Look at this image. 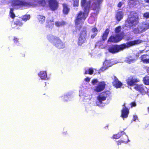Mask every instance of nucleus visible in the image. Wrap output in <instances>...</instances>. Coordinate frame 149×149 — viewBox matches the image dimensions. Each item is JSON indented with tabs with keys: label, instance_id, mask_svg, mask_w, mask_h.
Returning <instances> with one entry per match:
<instances>
[{
	"label": "nucleus",
	"instance_id": "nucleus-6",
	"mask_svg": "<svg viewBox=\"0 0 149 149\" xmlns=\"http://www.w3.org/2000/svg\"><path fill=\"white\" fill-rule=\"evenodd\" d=\"M123 106V107L121 110V117L123 118H127L129 113V106L125 103H124Z\"/></svg>",
	"mask_w": 149,
	"mask_h": 149
},
{
	"label": "nucleus",
	"instance_id": "nucleus-12",
	"mask_svg": "<svg viewBox=\"0 0 149 149\" xmlns=\"http://www.w3.org/2000/svg\"><path fill=\"white\" fill-rule=\"evenodd\" d=\"M49 4L50 8L52 10H56L58 7V4L56 0H50Z\"/></svg>",
	"mask_w": 149,
	"mask_h": 149
},
{
	"label": "nucleus",
	"instance_id": "nucleus-47",
	"mask_svg": "<svg viewBox=\"0 0 149 149\" xmlns=\"http://www.w3.org/2000/svg\"><path fill=\"white\" fill-rule=\"evenodd\" d=\"M147 2H149V0H147Z\"/></svg>",
	"mask_w": 149,
	"mask_h": 149
},
{
	"label": "nucleus",
	"instance_id": "nucleus-36",
	"mask_svg": "<svg viewBox=\"0 0 149 149\" xmlns=\"http://www.w3.org/2000/svg\"><path fill=\"white\" fill-rule=\"evenodd\" d=\"M99 82L97 79H93L92 80L91 83L93 85H94L97 83L98 84Z\"/></svg>",
	"mask_w": 149,
	"mask_h": 149
},
{
	"label": "nucleus",
	"instance_id": "nucleus-43",
	"mask_svg": "<svg viewBox=\"0 0 149 149\" xmlns=\"http://www.w3.org/2000/svg\"><path fill=\"white\" fill-rule=\"evenodd\" d=\"M137 117L136 116H134L133 118V121H135L137 119Z\"/></svg>",
	"mask_w": 149,
	"mask_h": 149
},
{
	"label": "nucleus",
	"instance_id": "nucleus-8",
	"mask_svg": "<svg viewBox=\"0 0 149 149\" xmlns=\"http://www.w3.org/2000/svg\"><path fill=\"white\" fill-rule=\"evenodd\" d=\"M123 36V34H117L115 37L111 36L109 39L108 42L111 43V42H118L122 39Z\"/></svg>",
	"mask_w": 149,
	"mask_h": 149
},
{
	"label": "nucleus",
	"instance_id": "nucleus-28",
	"mask_svg": "<svg viewBox=\"0 0 149 149\" xmlns=\"http://www.w3.org/2000/svg\"><path fill=\"white\" fill-rule=\"evenodd\" d=\"M144 83L146 85H149V76H146L143 78Z\"/></svg>",
	"mask_w": 149,
	"mask_h": 149
},
{
	"label": "nucleus",
	"instance_id": "nucleus-40",
	"mask_svg": "<svg viewBox=\"0 0 149 149\" xmlns=\"http://www.w3.org/2000/svg\"><path fill=\"white\" fill-rule=\"evenodd\" d=\"M143 16L144 17L146 18H149V13H144L143 15Z\"/></svg>",
	"mask_w": 149,
	"mask_h": 149
},
{
	"label": "nucleus",
	"instance_id": "nucleus-45",
	"mask_svg": "<svg viewBox=\"0 0 149 149\" xmlns=\"http://www.w3.org/2000/svg\"><path fill=\"white\" fill-rule=\"evenodd\" d=\"M121 5H122L121 3V2H120L118 3V6L119 7H120L121 6Z\"/></svg>",
	"mask_w": 149,
	"mask_h": 149
},
{
	"label": "nucleus",
	"instance_id": "nucleus-50",
	"mask_svg": "<svg viewBox=\"0 0 149 149\" xmlns=\"http://www.w3.org/2000/svg\"><path fill=\"white\" fill-rule=\"evenodd\" d=\"M107 92L108 93H109V92L108 91V92Z\"/></svg>",
	"mask_w": 149,
	"mask_h": 149
},
{
	"label": "nucleus",
	"instance_id": "nucleus-9",
	"mask_svg": "<svg viewBox=\"0 0 149 149\" xmlns=\"http://www.w3.org/2000/svg\"><path fill=\"white\" fill-rule=\"evenodd\" d=\"M86 32L84 29L82 30L80 34V36L79 39L78 44L79 45H81L84 43L86 40Z\"/></svg>",
	"mask_w": 149,
	"mask_h": 149
},
{
	"label": "nucleus",
	"instance_id": "nucleus-39",
	"mask_svg": "<svg viewBox=\"0 0 149 149\" xmlns=\"http://www.w3.org/2000/svg\"><path fill=\"white\" fill-rule=\"evenodd\" d=\"M74 6H77L79 4V0H74Z\"/></svg>",
	"mask_w": 149,
	"mask_h": 149
},
{
	"label": "nucleus",
	"instance_id": "nucleus-1",
	"mask_svg": "<svg viewBox=\"0 0 149 149\" xmlns=\"http://www.w3.org/2000/svg\"><path fill=\"white\" fill-rule=\"evenodd\" d=\"M103 0H81V4L84 7V12H80L75 21L76 30H79L83 22L87 17L90 7L96 11L97 13L100 8V4Z\"/></svg>",
	"mask_w": 149,
	"mask_h": 149
},
{
	"label": "nucleus",
	"instance_id": "nucleus-42",
	"mask_svg": "<svg viewBox=\"0 0 149 149\" xmlns=\"http://www.w3.org/2000/svg\"><path fill=\"white\" fill-rule=\"evenodd\" d=\"M129 105H130L132 107H135L136 106V103H131L130 104H129Z\"/></svg>",
	"mask_w": 149,
	"mask_h": 149
},
{
	"label": "nucleus",
	"instance_id": "nucleus-33",
	"mask_svg": "<svg viewBox=\"0 0 149 149\" xmlns=\"http://www.w3.org/2000/svg\"><path fill=\"white\" fill-rule=\"evenodd\" d=\"M64 24L63 22H56L55 23V25L57 27H59L62 26Z\"/></svg>",
	"mask_w": 149,
	"mask_h": 149
},
{
	"label": "nucleus",
	"instance_id": "nucleus-37",
	"mask_svg": "<svg viewBox=\"0 0 149 149\" xmlns=\"http://www.w3.org/2000/svg\"><path fill=\"white\" fill-rule=\"evenodd\" d=\"M13 40L14 43L16 45H18L19 44L18 42V39L15 37H14Z\"/></svg>",
	"mask_w": 149,
	"mask_h": 149
},
{
	"label": "nucleus",
	"instance_id": "nucleus-27",
	"mask_svg": "<svg viewBox=\"0 0 149 149\" xmlns=\"http://www.w3.org/2000/svg\"><path fill=\"white\" fill-rule=\"evenodd\" d=\"M15 24H16V27L17 26V29H18V28L17 26H21L23 24V23L22 22V21L19 20H17V21L15 22Z\"/></svg>",
	"mask_w": 149,
	"mask_h": 149
},
{
	"label": "nucleus",
	"instance_id": "nucleus-34",
	"mask_svg": "<svg viewBox=\"0 0 149 149\" xmlns=\"http://www.w3.org/2000/svg\"><path fill=\"white\" fill-rule=\"evenodd\" d=\"M38 3L41 6H44L45 4V2L44 0H39Z\"/></svg>",
	"mask_w": 149,
	"mask_h": 149
},
{
	"label": "nucleus",
	"instance_id": "nucleus-10",
	"mask_svg": "<svg viewBox=\"0 0 149 149\" xmlns=\"http://www.w3.org/2000/svg\"><path fill=\"white\" fill-rule=\"evenodd\" d=\"M116 63H113V62H111L110 60H106L103 63V66L100 70L99 72H101L105 71L108 68Z\"/></svg>",
	"mask_w": 149,
	"mask_h": 149
},
{
	"label": "nucleus",
	"instance_id": "nucleus-38",
	"mask_svg": "<svg viewBox=\"0 0 149 149\" xmlns=\"http://www.w3.org/2000/svg\"><path fill=\"white\" fill-rule=\"evenodd\" d=\"M121 30V27L120 26L116 27L115 29V31L116 33H118Z\"/></svg>",
	"mask_w": 149,
	"mask_h": 149
},
{
	"label": "nucleus",
	"instance_id": "nucleus-30",
	"mask_svg": "<svg viewBox=\"0 0 149 149\" xmlns=\"http://www.w3.org/2000/svg\"><path fill=\"white\" fill-rule=\"evenodd\" d=\"M30 16L29 15H27L24 16L22 18V20L25 21H26L27 20L30 19Z\"/></svg>",
	"mask_w": 149,
	"mask_h": 149
},
{
	"label": "nucleus",
	"instance_id": "nucleus-7",
	"mask_svg": "<svg viewBox=\"0 0 149 149\" xmlns=\"http://www.w3.org/2000/svg\"><path fill=\"white\" fill-rule=\"evenodd\" d=\"M25 6H33V5L26 3H24L19 0L14 1L13 2V6L15 8H19Z\"/></svg>",
	"mask_w": 149,
	"mask_h": 149
},
{
	"label": "nucleus",
	"instance_id": "nucleus-15",
	"mask_svg": "<svg viewBox=\"0 0 149 149\" xmlns=\"http://www.w3.org/2000/svg\"><path fill=\"white\" fill-rule=\"evenodd\" d=\"M39 77L42 79H48V78L47 77V75L46 72L42 71H40L38 74Z\"/></svg>",
	"mask_w": 149,
	"mask_h": 149
},
{
	"label": "nucleus",
	"instance_id": "nucleus-14",
	"mask_svg": "<svg viewBox=\"0 0 149 149\" xmlns=\"http://www.w3.org/2000/svg\"><path fill=\"white\" fill-rule=\"evenodd\" d=\"M113 79V86L116 88H120L122 85V83L118 80L116 77L114 76Z\"/></svg>",
	"mask_w": 149,
	"mask_h": 149
},
{
	"label": "nucleus",
	"instance_id": "nucleus-24",
	"mask_svg": "<svg viewBox=\"0 0 149 149\" xmlns=\"http://www.w3.org/2000/svg\"><path fill=\"white\" fill-rule=\"evenodd\" d=\"M37 18L39 22L41 24H42L45 22V17L43 16L38 15L37 16Z\"/></svg>",
	"mask_w": 149,
	"mask_h": 149
},
{
	"label": "nucleus",
	"instance_id": "nucleus-21",
	"mask_svg": "<svg viewBox=\"0 0 149 149\" xmlns=\"http://www.w3.org/2000/svg\"><path fill=\"white\" fill-rule=\"evenodd\" d=\"M63 12L64 14H67L70 10V8L68 7L67 4H63Z\"/></svg>",
	"mask_w": 149,
	"mask_h": 149
},
{
	"label": "nucleus",
	"instance_id": "nucleus-13",
	"mask_svg": "<svg viewBox=\"0 0 149 149\" xmlns=\"http://www.w3.org/2000/svg\"><path fill=\"white\" fill-rule=\"evenodd\" d=\"M53 44L57 48L61 49L63 48L64 47V45L61 40L58 38L54 40V42Z\"/></svg>",
	"mask_w": 149,
	"mask_h": 149
},
{
	"label": "nucleus",
	"instance_id": "nucleus-18",
	"mask_svg": "<svg viewBox=\"0 0 149 149\" xmlns=\"http://www.w3.org/2000/svg\"><path fill=\"white\" fill-rule=\"evenodd\" d=\"M58 38L52 35H49L47 36V39L51 42L53 44L54 42V40L57 39Z\"/></svg>",
	"mask_w": 149,
	"mask_h": 149
},
{
	"label": "nucleus",
	"instance_id": "nucleus-11",
	"mask_svg": "<svg viewBox=\"0 0 149 149\" xmlns=\"http://www.w3.org/2000/svg\"><path fill=\"white\" fill-rule=\"evenodd\" d=\"M105 86V84L104 82H99L98 85L95 87L94 90L96 92H100L104 89Z\"/></svg>",
	"mask_w": 149,
	"mask_h": 149
},
{
	"label": "nucleus",
	"instance_id": "nucleus-23",
	"mask_svg": "<svg viewBox=\"0 0 149 149\" xmlns=\"http://www.w3.org/2000/svg\"><path fill=\"white\" fill-rule=\"evenodd\" d=\"M135 61V59L131 56L127 57L125 60V61L129 63H133Z\"/></svg>",
	"mask_w": 149,
	"mask_h": 149
},
{
	"label": "nucleus",
	"instance_id": "nucleus-4",
	"mask_svg": "<svg viewBox=\"0 0 149 149\" xmlns=\"http://www.w3.org/2000/svg\"><path fill=\"white\" fill-rule=\"evenodd\" d=\"M149 29V23L145 22L139 25L138 27L134 29L133 32L135 33H141L144 32Z\"/></svg>",
	"mask_w": 149,
	"mask_h": 149
},
{
	"label": "nucleus",
	"instance_id": "nucleus-29",
	"mask_svg": "<svg viewBox=\"0 0 149 149\" xmlns=\"http://www.w3.org/2000/svg\"><path fill=\"white\" fill-rule=\"evenodd\" d=\"M93 69L92 68H91L87 70H86L85 74H93Z\"/></svg>",
	"mask_w": 149,
	"mask_h": 149
},
{
	"label": "nucleus",
	"instance_id": "nucleus-46",
	"mask_svg": "<svg viewBox=\"0 0 149 149\" xmlns=\"http://www.w3.org/2000/svg\"><path fill=\"white\" fill-rule=\"evenodd\" d=\"M73 33L74 34H75L76 33V32L74 31H73Z\"/></svg>",
	"mask_w": 149,
	"mask_h": 149
},
{
	"label": "nucleus",
	"instance_id": "nucleus-35",
	"mask_svg": "<svg viewBox=\"0 0 149 149\" xmlns=\"http://www.w3.org/2000/svg\"><path fill=\"white\" fill-rule=\"evenodd\" d=\"M117 145H121L122 143H126L127 142V141L121 140H118V141H117Z\"/></svg>",
	"mask_w": 149,
	"mask_h": 149
},
{
	"label": "nucleus",
	"instance_id": "nucleus-44",
	"mask_svg": "<svg viewBox=\"0 0 149 149\" xmlns=\"http://www.w3.org/2000/svg\"><path fill=\"white\" fill-rule=\"evenodd\" d=\"M53 20H50L48 19L47 21V22L49 23H49H51L53 22Z\"/></svg>",
	"mask_w": 149,
	"mask_h": 149
},
{
	"label": "nucleus",
	"instance_id": "nucleus-41",
	"mask_svg": "<svg viewBox=\"0 0 149 149\" xmlns=\"http://www.w3.org/2000/svg\"><path fill=\"white\" fill-rule=\"evenodd\" d=\"M84 80L85 81L88 82L90 81V78L88 77H87Z\"/></svg>",
	"mask_w": 149,
	"mask_h": 149
},
{
	"label": "nucleus",
	"instance_id": "nucleus-48",
	"mask_svg": "<svg viewBox=\"0 0 149 149\" xmlns=\"http://www.w3.org/2000/svg\"><path fill=\"white\" fill-rule=\"evenodd\" d=\"M53 25H54L53 24H52V26H53Z\"/></svg>",
	"mask_w": 149,
	"mask_h": 149
},
{
	"label": "nucleus",
	"instance_id": "nucleus-25",
	"mask_svg": "<svg viewBox=\"0 0 149 149\" xmlns=\"http://www.w3.org/2000/svg\"><path fill=\"white\" fill-rule=\"evenodd\" d=\"M109 30L108 29H107L105 31L104 33H103L102 36V39L103 40H105L107 39L108 35L109 33Z\"/></svg>",
	"mask_w": 149,
	"mask_h": 149
},
{
	"label": "nucleus",
	"instance_id": "nucleus-17",
	"mask_svg": "<svg viewBox=\"0 0 149 149\" xmlns=\"http://www.w3.org/2000/svg\"><path fill=\"white\" fill-rule=\"evenodd\" d=\"M108 93H103L102 94L98 95L97 97V99L99 102H101L102 101H104L106 100V97L105 96Z\"/></svg>",
	"mask_w": 149,
	"mask_h": 149
},
{
	"label": "nucleus",
	"instance_id": "nucleus-20",
	"mask_svg": "<svg viewBox=\"0 0 149 149\" xmlns=\"http://www.w3.org/2000/svg\"><path fill=\"white\" fill-rule=\"evenodd\" d=\"M123 13L121 11L118 12L116 16L117 20L118 21H120L121 19L123 18Z\"/></svg>",
	"mask_w": 149,
	"mask_h": 149
},
{
	"label": "nucleus",
	"instance_id": "nucleus-3",
	"mask_svg": "<svg viewBox=\"0 0 149 149\" xmlns=\"http://www.w3.org/2000/svg\"><path fill=\"white\" fill-rule=\"evenodd\" d=\"M139 81V80L136 79H128L127 80V83L128 85L134 86V88L136 90L143 93L145 92V90L143 85L136 84H135Z\"/></svg>",
	"mask_w": 149,
	"mask_h": 149
},
{
	"label": "nucleus",
	"instance_id": "nucleus-26",
	"mask_svg": "<svg viewBox=\"0 0 149 149\" xmlns=\"http://www.w3.org/2000/svg\"><path fill=\"white\" fill-rule=\"evenodd\" d=\"M79 96L82 100L86 99V98L88 96V95L85 93L81 92L79 93Z\"/></svg>",
	"mask_w": 149,
	"mask_h": 149
},
{
	"label": "nucleus",
	"instance_id": "nucleus-5",
	"mask_svg": "<svg viewBox=\"0 0 149 149\" xmlns=\"http://www.w3.org/2000/svg\"><path fill=\"white\" fill-rule=\"evenodd\" d=\"M138 17L133 16L130 17L125 22V26L127 27L132 28L134 27L138 23Z\"/></svg>",
	"mask_w": 149,
	"mask_h": 149
},
{
	"label": "nucleus",
	"instance_id": "nucleus-51",
	"mask_svg": "<svg viewBox=\"0 0 149 149\" xmlns=\"http://www.w3.org/2000/svg\"><path fill=\"white\" fill-rule=\"evenodd\" d=\"M132 102L133 103V102Z\"/></svg>",
	"mask_w": 149,
	"mask_h": 149
},
{
	"label": "nucleus",
	"instance_id": "nucleus-49",
	"mask_svg": "<svg viewBox=\"0 0 149 149\" xmlns=\"http://www.w3.org/2000/svg\"><path fill=\"white\" fill-rule=\"evenodd\" d=\"M97 105H99V104H97Z\"/></svg>",
	"mask_w": 149,
	"mask_h": 149
},
{
	"label": "nucleus",
	"instance_id": "nucleus-2",
	"mask_svg": "<svg viewBox=\"0 0 149 149\" xmlns=\"http://www.w3.org/2000/svg\"><path fill=\"white\" fill-rule=\"evenodd\" d=\"M141 42V40H137L120 45H112L109 47L108 50L110 52L114 54L126 48H128L135 45L139 44Z\"/></svg>",
	"mask_w": 149,
	"mask_h": 149
},
{
	"label": "nucleus",
	"instance_id": "nucleus-19",
	"mask_svg": "<svg viewBox=\"0 0 149 149\" xmlns=\"http://www.w3.org/2000/svg\"><path fill=\"white\" fill-rule=\"evenodd\" d=\"M125 134L124 131H121L118 133L117 134H114L112 136V138L114 139H118L120 138L123 134Z\"/></svg>",
	"mask_w": 149,
	"mask_h": 149
},
{
	"label": "nucleus",
	"instance_id": "nucleus-22",
	"mask_svg": "<svg viewBox=\"0 0 149 149\" xmlns=\"http://www.w3.org/2000/svg\"><path fill=\"white\" fill-rule=\"evenodd\" d=\"M90 33L91 34V38H94L95 36L97 33V30L96 28H93Z\"/></svg>",
	"mask_w": 149,
	"mask_h": 149
},
{
	"label": "nucleus",
	"instance_id": "nucleus-32",
	"mask_svg": "<svg viewBox=\"0 0 149 149\" xmlns=\"http://www.w3.org/2000/svg\"><path fill=\"white\" fill-rule=\"evenodd\" d=\"M10 17L13 19L15 17V15L13 12V10L12 8H10Z\"/></svg>",
	"mask_w": 149,
	"mask_h": 149
},
{
	"label": "nucleus",
	"instance_id": "nucleus-31",
	"mask_svg": "<svg viewBox=\"0 0 149 149\" xmlns=\"http://www.w3.org/2000/svg\"><path fill=\"white\" fill-rule=\"evenodd\" d=\"M95 21V18H94V17L93 16H91L88 19V22L91 24H92Z\"/></svg>",
	"mask_w": 149,
	"mask_h": 149
},
{
	"label": "nucleus",
	"instance_id": "nucleus-16",
	"mask_svg": "<svg viewBox=\"0 0 149 149\" xmlns=\"http://www.w3.org/2000/svg\"><path fill=\"white\" fill-rule=\"evenodd\" d=\"M140 58L141 61L144 63H149V58L148 55H143L141 56Z\"/></svg>",
	"mask_w": 149,
	"mask_h": 149
}]
</instances>
